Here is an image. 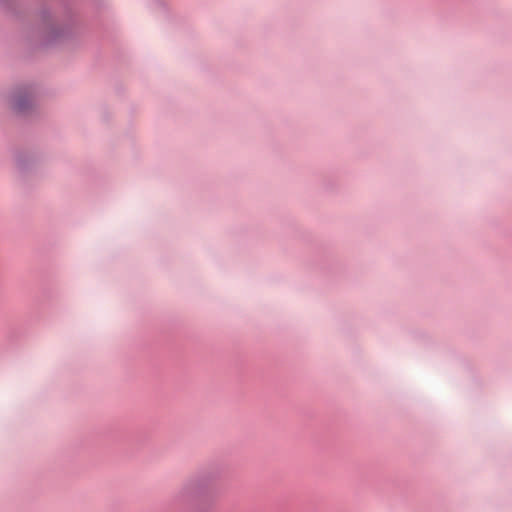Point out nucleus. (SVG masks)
<instances>
[{
	"instance_id": "obj_1",
	"label": "nucleus",
	"mask_w": 512,
	"mask_h": 512,
	"mask_svg": "<svg viewBox=\"0 0 512 512\" xmlns=\"http://www.w3.org/2000/svg\"><path fill=\"white\" fill-rule=\"evenodd\" d=\"M15 108L18 109V110H22L23 109V107H22V105L20 103H16L15 104Z\"/></svg>"
}]
</instances>
